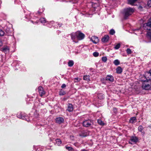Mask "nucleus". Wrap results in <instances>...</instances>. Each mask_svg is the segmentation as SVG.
Returning a JSON list of instances; mask_svg holds the SVG:
<instances>
[{
    "label": "nucleus",
    "instance_id": "1",
    "mask_svg": "<svg viewBox=\"0 0 151 151\" xmlns=\"http://www.w3.org/2000/svg\"><path fill=\"white\" fill-rule=\"evenodd\" d=\"M142 87L145 90L151 89V80H146L144 81L142 83Z\"/></svg>",
    "mask_w": 151,
    "mask_h": 151
},
{
    "label": "nucleus",
    "instance_id": "2",
    "mask_svg": "<svg viewBox=\"0 0 151 151\" xmlns=\"http://www.w3.org/2000/svg\"><path fill=\"white\" fill-rule=\"evenodd\" d=\"M134 11V9L133 8L129 7L125 9L124 11V14L125 17L126 18L132 14Z\"/></svg>",
    "mask_w": 151,
    "mask_h": 151
},
{
    "label": "nucleus",
    "instance_id": "3",
    "mask_svg": "<svg viewBox=\"0 0 151 151\" xmlns=\"http://www.w3.org/2000/svg\"><path fill=\"white\" fill-rule=\"evenodd\" d=\"M93 121L90 119L86 120L83 122V126L86 127H91L93 124Z\"/></svg>",
    "mask_w": 151,
    "mask_h": 151
},
{
    "label": "nucleus",
    "instance_id": "4",
    "mask_svg": "<svg viewBox=\"0 0 151 151\" xmlns=\"http://www.w3.org/2000/svg\"><path fill=\"white\" fill-rule=\"evenodd\" d=\"M138 141V138L136 136H132L129 141V143L131 145L136 143Z\"/></svg>",
    "mask_w": 151,
    "mask_h": 151
},
{
    "label": "nucleus",
    "instance_id": "5",
    "mask_svg": "<svg viewBox=\"0 0 151 151\" xmlns=\"http://www.w3.org/2000/svg\"><path fill=\"white\" fill-rule=\"evenodd\" d=\"M145 29L150 30L151 28V17L148 20L147 23L144 24Z\"/></svg>",
    "mask_w": 151,
    "mask_h": 151
},
{
    "label": "nucleus",
    "instance_id": "6",
    "mask_svg": "<svg viewBox=\"0 0 151 151\" xmlns=\"http://www.w3.org/2000/svg\"><path fill=\"white\" fill-rule=\"evenodd\" d=\"M76 34H77V38L79 40L83 39L85 37V35L80 31L76 32Z\"/></svg>",
    "mask_w": 151,
    "mask_h": 151
},
{
    "label": "nucleus",
    "instance_id": "7",
    "mask_svg": "<svg viewBox=\"0 0 151 151\" xmlns=\"http://www.w3.org/2000/svg\"><path fill=\"white\" fill-rule=\"evenodd\" d=\"M17 116L18 118L26 120L27 118V116L25 114H17Z\"/></svg>",
    "mask_w": 151,
    "mask_h": 151
},
{
    "label": "nucleus",
    "instance_id": "8",
    "mask_svg": "<svg viewBox=\"0 0 151 151\" xmlns=\"http://www.w3.org/2000/svg\"><path fill=\"white\" fill-rule=\"evenodd\" d=\"M90 40L94 44L97 43L99 41L98 38L94 36L92 37Z\"/></svg>",
    "mask_w": 151,
    "mask_h": 151
},
{
    "label": "nucleus",
    "instance_id": "9",
    "mask_svg": "<svg viewBox=\"0 0 151 151\" xmlns=\"http://www.w3.org/2000/svg\"><path fill=\"white\" fill-rule=\"evenodd\" d=\"M145 77L146 80H151V70L145 73Z\"/></svg>",
    "mask_w": 151,
    "mask_h": 151
},
{
    "label": "nucleus",
    "instance_id": "10",
    "mask_svg": "<svg viewBox=\"0 0 151 151\" xmlns=\"http://www.w3.org/2000/svg\"><path fill=\"white\" fill-rule=\"evenodd\" d=\"M38 90L39 94L41 96H42L45 94V92L43 91V88L42 87H39Z\"/></svg>",
    "mask_w": 151,
    "mask_h": 151
},
{
    "label": "nucleus",
    "instance_id": "11",
    "mask_svg": "<svg viewBox=\"0 0 151 151\" xmlns=\"http://www.w3.org/2000/svg\"><path fill=\"white\" fill-rule=\"evenodd\" d=\"M89 135V132L86 131H82L81 134H80V135L81 136L83 137H86Z\"/></svg>",
    "mask_w": 151,
    "mask_h": 151
},
{
    "label": "nucleus",
    "instance_id": "12",
    "mask_svg": "<svg viewBox=\"0 0 151 151\" xmlns=\"http://www.w3.org/2000/svg\"><path fill=\"white\" fill-rule=\"evenodd\" d=\"M64 119L61 117H59L57 118L56 119V122L59 124H60L63 123L64 121Z\"/></svg>",
    "mask_w": 151,
    "mask_h": 151
},
{
    "label": "nucleus",
    "instance_id": "13",
    "mask_svg": "<svg viewBox=\"0 0 151 151\" xmlns=\"http://www.w3.org/2000/svg\"><path fill=\"white\" fill-rule=\"evenodd\" d=\"M106 80L107 81L113 82L114 81L113 77L111 75H108L106 78Z\"/></svg>",
    "mask_w": 151,
    "mask_h": 151
},
{
    "label": "nucleus",
    "instance_id": "14",
    "mask_svg": "<svg viewBox=\"0 0 151 151\" xmlns=\"http://www.w3.org/2000/svg\"><path fill=\"white\" fill-rule=\"evenodd\" d=\"M109 39V37L108 35H105L102 38V41L104 42H107Z\"/></svg>",
    "mask_w": 151,
    "mask_h": 151
},
{
    "label": "nucleus",
    "instance_id": "15",
    "mask_svg": "<svg viewBox=\"0 0 151 151\" xmlns=\"http://www.w3.org/2000/svg\"><path fill=\"white\" fill-rule=\"evenodd\" d=\"M73 110V106L72 104H68L67 110L69 112L72 111Z\"/></svg>",
    "mask_w": 151,
    "mask_h": 151
},
{
    "label": "nucleus",
    "instance_id": "16",
    "mask_svg": "<svg viewBox=\"0 0 151 151\" xmlns=\"http://www.w3.org/2000/svg\"><path fill=\"white\" fill-rule=\"evenodd\" d=\"M116 72L118 73H121L122 71V69L121 67L118 66L116 69Z\"/></svg>",
    "mask_w": 151,
    "mask_h": 151
},
{
    "label": "nucleus",
    "instance_id": "17",
    "mask_svg": "<svg viewBox=\"0 0 151 151\" xmlns=\"http://www.w3.org/2000/svg\"><path fill=\"white\" fill-rule=\"evenodd\" d=\"M83 79L84 80L87 81H90V76L89 75L84 76L83 77Z\"/></svg>",
    "mask_w": 151,
    "mask_h": 151
},
{
    "label": "nucleus",
    "instance_id": "18",
    "mask_svg": "<svg viewBox=\"0 0 151 151\" xmlns=\"http://www.w3.org/2000/svg\"><path fill=\"white\" fill-rule=\"evenodd\" d=\"M143 128L142 126H139L138 127V130L139 131L141 132L143 135L144 134V131H143Z\"/></svg>",
    "mask_w": 151,
    "mask_h": 151
},
{
    "label": "nucleus",
    "instance_id": "19",
    "mask_svg": "<svg viewBox=\"0 0 151 151\" xmlns=\"http://www.w3.org/2000/svg\"><path fill=\"white\" fill-rule=\"evenodd\" d=\"M71 39L73 40V41H74V40L76 38H77V34H76V32L75 33H73L71 34Z\"/></svg>",
    "mask_w": 151,
    "mask_h": 151
},
{
    "label": "nucleus",
    "instance_id": "20",
    "mask_svg": "<svg viewBox=\"0 0 151 151\" xmlns=\"http://www.w3.org/2000/svg\"><path fill=\"white\" fill-rule=\"evenodd\" d=\"M97 122L100 125L102 126H103L105 124L104 122L100 119H98L97 120Z\"/></svg>",
    "mask_w": 151,
    "mask_h": 151
},
{
    "label": "nucleus",
    "instance_id": "21",
    "mask_svg": "<svg viewBox=\"0 0 151 151\" xmlns=\"http://www.w3.org/2000/svg\"><path fill=\"white\" fill-rule=\"evenodd\" d=\"M136 118L135 117H133L131 118L129 120V122L130 123H133L135 122L136 120Z\"/></svg>",
    "mask_w": 151,
    "mask_h": 151
},
{
    "label": "nucleus",
    "instance_id": "22",
    "mask_svg": "<svg viewBox=\"0 0 151 151\" xmlns=\"http://www.w3.org/2000/svg\"><path fill=\"white\" fill-rule=\"evenodd\" d=\"M137 0H128L129 3L131 5H133Z\"/></svg>",
    "mask_w": 151,
    "mask_h": 151
},
{
    "label": "nucleus",
    "instance_id": "23",
    "mask_svg": "<svg viewBox=\"0 0 151 151\" xmlns=\"http://www.w3.org/2000/svg\"><path fill=\"white\" fill-rule=\"evenodd\" d=\"M98 97L99 99H102L104 98V96L103 94L99 93L98 94Z\"/></svg>",
    "mask_w": 151,
    "mask_h": 151
},
{
    "label": "nucleus",
    "instance_id": "24",
    "mask_svg": "<svg viewBox=\"0 0 151 151\" xmlns=\"http://www.w3.org/2000/svg\"><path fill=\"white\" fill-rule=\"evenodd\" d=\"M74 64V62L72 60H70L68 62V65L69 67H72L73 66Z\"/></svg>",
    "mask_w": 151,
    "mask_h": 151
},
{
    "label": "nucleus",
    "instance_id": "25",
    "mask_svg": "<svg viewBox=\"0 0 151 151\" xmlns=\"http://www.w3.org/2000/svg\"><path fill=\"white\" fill-rule=\"evenodd\" d=\"M56 142L58 145H59L61 144V141L60 139H58L56 140Z\"/></svg>",
    "mask_w": 151,
    "mask_h": 151
},
{
    "label": "nucleus",
    "instance_id": "26",
    "mask_svg": "<svg viewBox=\"0 0 151 151\" xmlns=\"http://www.w3.org/2000/svg\"><path fill=\"white\" fill-rule=\"evenodd\" d=\"M113 63L115 65H117L120 64V62L118 60H116L114 61Z\"/></svg>",
    "mask_w": 151,
    "mask_h": 151
},
{
    "label": "nucleus",
    "instance_id": "27",
    "mask_svg": "<svg viewBox=\"0 0 151 151\" xmlns=\"http://www.w3.org/2000/svg\"><path fill=\"white\" fill-rule=\"evenodd\" d=\"M2 50L5 53L8 52L9 51V50L8 48L7 47H5L3 48L2 49Z\"/></svg>",
    "mask_w": 151,
    "mask_h": 151
},
{
    "label": "nucleus",
    "instance_id": "28",
    "mask_svg": "<svg viewBox=\"0 0 151 151\" xmlns=\"http://www.w3.org/2000/svg\"><path fill=\"white\" fill-rule=\"evenodd\" d=\"M59 94L60 96H63L65 94V91L61 89L59 92Z\"/></svg>",
    "mask_w": 151,
    "mask_h": 151
},
{
    "label": "nucleus",
    "instance_id": "29",
    "mask_svg": "<svg viewBox=\"0 0 151 151\" xmlns=\"http://www.w3.org/2000/svg\"><path fill=\"white\" fill-rule=\"evenodd\" d=\"M40 22L42 23H45L46 22V19H45V18H41L40 19Z\"/></svg>",
    "mask_w": 151,
    "mask_h": 151
},
{
    "label": "nucleus",
    "instance_id": "30",
    "mask_svg": "<svg viewBox=\"0 0 151 151\" xmlns=\"http://www.w3.org/2000/svg\"><path fill=\"white\" fill-rule=\"evenodd\" d=\"M126 52L127 54H131L132 53V51L131 49L129 48H127L126 50Z\"/></svg>",
    "mask_w": 151,
    "mask_h": 151
},
{
    "label": "nucleus",
    "instance_id": "31",
    "mask_svg": "<svg viewBox=\"0 0 151 151\" xmlns=\"http://www.w3.org/2000/svg\"><path fill=\"white\" fill-rule=\"evenodd\" d=\"M101 60L103 62H106L107 60V58L106 57H103L102 58Z\"/></svg>",
    "mask_w": 151,
    "mask_h": 151
},
{
    "label": "nucleus",
    "instance_id": "32",
    "mask_svg": "<svg viewBox=\"0 0 151 151\" xmlns=\"http://www.w3.org/2000/svg\"><path fill=\"white\" fill-rule=\"evenodd\" d=\"M99 53L97 52H94L93 53V55L95 57H97L99 55Z\"/></svg>",
    "mask_w": 151,
    "mask_h": 151
},
{
    "label": "nucleus",
    "instance_id": "33",
    "mask_svg": "<svg viewBox=\"0 0 151 151\" xmlns=\"http://www.w3.org/2000/svg\"><path fill=\"white\" fill-rule=\"evenodd\" d=\"M4 34V32L2 29H0V36H3Z\"/></svg>",
    "mask_w": 151,
    "mask_h": 151
},
{
    "label": "nucleus",
    "instance_id": "34",
    "mask_svg": "<svg viewBox=\"0 0 151 151\" xmlns=\"http://www.w3.org/2000/svg\"><path fill=\"white\" fill-rule=\"evenodd\" d=\"M120 46V44H118L115 46L114 48L116 49H119Z\"/></svg>",
    "mask_w": 151,
    "mask_h": 151
},
{
    "label": "nucleus",
    "instance_id": "35",
    "mask_svg": "<svg viewBox=\"0 0 151 151\" xmlns=\"http://www.w3.org/2000/svg\"><path fill=\"white\" fill-rule=\"evenodd\" d=\"M110 34L111 35H113L115 33V31L114 29H111L109 32Z\"/></svg>",
    "mask_w": 151,
    "mask_h": 151
},
{
    "label": "nucleus",
    "instance_id": "36",
    "mask_svg": "<svg viewBox=\"0 0 151 151\" xmlns=\"http://www.w3.org/2000/svg\"><path fill=\"white\" fill-rule=\"evenodd\" d=\"M65 147L67 150H72L73 149L71 147H67L66 146Z\"/></svg>",
    "mask_w": 151,
    "mask_h": 151
},
{
    "label": "nucleus",
    "instance_id": "37",
    "mask_svg": "<svg viewBox=\"0 0 151 151\" xmlns=\"http://www.w3.org/2000/svg\"><path fill=\"white\" fill-rule=\"evenodd\" d=\"M147 5L151 7V0H148L147 2Z\"/></svg>",
    "mask_w": 151,
    "mask_h": 151
},
{
    "label": "nucleus",
    "instance_id": "38",
    "mask_svg": "<svg viewBox=\"0 0 151 151\" xmlns=\"http://www.w3.org/2000/svg\"><path fill=\"white\" fill-rule=\"evenodd\" d=\"M80 79H81L80 78H75V82H77L78 81H79L80 80Z\"/></svg>",
    "mask_w": 151,
    "mask_h": 151
},
{
    "label": "nucleus",
    "instance_id": "39",
    "mask_svg": "<svg viewBox=\"0 0 151 151\" xmlns=\"http://www.w3.org/2000/svg\"><path fill=\"white\" fill-rule=\"evenodd\" d=\"M66 86V85L65 84H62V86H61V88H64Z\"/></svg>",
    "mask_w": 151,
    "mask_h": 151
},
{
    "label": "nucleus",
    "instance_id": "40",
    "mask_svg": "<svg viewBox=\"0 0 151 151\" xmlns=\"http://www.w3.org/2000/svg\"><path fill=\"white\" fill-rule=\"evenodd\" d=\"M113 110L114 113H116L117 112V109L116 108H114L113 109Z\"/></svg>",
    "mask_w": 151,
    "mask_h": 151
},
{
    "label": "nucleus",
    "instance_id": "41",
    "mask_svg": "<svg viewBox=\"0 0 151 151\" xmlns=\"http://www.w3.org/2000/svg\"><path fill=\"white\" fill-rule=\"evenodd\" d=\"M142 8V7L141 6H139V9H141Z\"/></svg>",
    "mask_w": 151,
    "mask_h": 151
},
{
    "label": "nucleus",
    "instance_id": "42",
    "mask_svg": "<svg viewBox=\"0 0 151 151\" xmlns=\"http://www.w3.org/2000/svg\"><path fill=\"white\" fill-rule=\"evenodd\" d=\"M81 151H87V150L85 149H83L81 150Z\"/></svg>",
    "mask_w": 151,
    "mask_h": 151
},
{
    "label": "nucleus",
    "instance_id": "43",
    "mask_svg": "<svg viewBox=\"0 0 151 151\" xmlns=\"http://www.w3.org/2000/svg\"><path fill=\"white\" fill-rule=\"evenodd\" d=\"M38 12H39V13H41V12H40V10H39V11Z\"/></svg>",
    "mask_w": 151,
    "mask_h": 151
},
{
    "label": "nucleus",
    "instance_id": "44",
    "mask_svg": "<svg viewBox=\"0 0 151 151\" xmlns=\"http://www.w3.org/2000/svg\"><path fill=\"white\" fill-rule=\"evenodd\" d=\"M31 22H32L33 23V22L32 21H31Z\"/></svg>",
    "mask_w": 151,
    "mask_h": 151
}]
</instances>
